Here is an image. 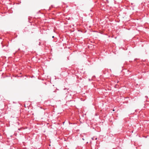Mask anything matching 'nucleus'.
I'll use <instances>...</instances> for the list:
<instances>
[{
  "instance_id": "obj_1",
  "label": "nucleus",
  "mask_w": 149,
  "mask_h": 149,
  "mask_svg": "<svg viewBox=\"0 0 149 149\" xmlns=\"http://www.w3.org/2000/svg\"><path fill=\"white\" fill-rule=\"evenodd\" d=\"M92 140H94V137H93L92 138Z\"/></svg>"
},
{
  "instance_id": "obj_2",
  "label": "nucleus",
  "mask_w": 149,
  "mask_h": 149,
  "mask_svg": "<svg viewBox=\"0 0 149 149\" xmlns=\"http://www.w3.org/2000/svg\"><path fill=\"white\" fill-rule=\"evenodd\" d=\"M97 138H95V140H97Z\"/></svg>"
},
{
  "instance_id": "obj_3",
  "label": "nucleus",
  "mask_w": 149,
  "mask_h": 149,
  "mask_svg": "<svg viewBox=\"0 0 149 149\" xmlns=\"http://www.w3.org/2000/svg\"><path fill=\"white\" fill-rule=\"evenodd\" d=\"M54 36H52V38H54Z\"/></svg>"
},
{
  "instance_id": "obj_4",
  "label": "nucleus",
  "mask_w": 149,
  "mask_h": 149,
  "mask_svg": "<svg viewBox=\"0 0 149 149\" xmlns=\"http://www.w3.org/2000/svg\"><path fill=\"white\" fill-rule=\"evenodd\" d=\"M83 139V140H84V139L83 138V139Z\"/></svg>"
},
{
  "instance_id": "obj_5",
  "label": "nucleus",
  "mask_w": 149,
  "mask_h": 149,
  "mask_svg": "<svg viewBox=\"0 0 149 149\" xmlns=\"http://www.w3.org/2000/svg\"><path fill=\"white\" fill-rule=\"evenodd\" d=\"M113 111H114V109H113Z\"/></svg>"
}]
</instances>
